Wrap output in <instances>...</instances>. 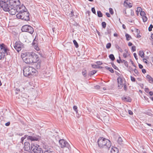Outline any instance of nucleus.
Wrapping results in <instances>:
<instances>
[{
  "label": "nucleus",
  "mask_w": 153,
  "mask_h": 153,
  "mask_svg": "<svg viewBox=\"0 0 153 153\" xmlns=\"http://www.w3.org/2000/svg\"><path fill=\"white\" fill-rule=\"evenodd\" d=\"M21 56L25 62L30 64L36 62L38 61V56L33 53L26 52L22 53Z\"/></svg>",
  "instance_id": "1"
},
{
  "label": "nucleus",
  "mask_w": 153,
  "mask_h": 153,
  "mask_svg": "<svg viewBox=\"0 0 153 153\" xmlns=\"http://www.w3.org/2000/svg\"><path fill=\"white\" fill-rule=\"evenodd\" d=\"M99 146L101 148L108 149L111 146V143L108 139L103 137H100L97 141Z\"/></svg>",
  "instance_id": "2"
},
{
  "label": "nucleus",
  "mask_w": 153,
  "mask_h": 153,
  "mask_svg": "<svg viewBox=\"0 0 153 153\" xmlns=\"http://www.w3.org/2000/svg\"><path fill=\"white\" fill-rule=\"evenodd\" d=\"M10 53L8 48L3 43L0 45V59H4L7 55H10Z\"/></svg>",
  "instance_id": "3"
},
{
  "label": "nucleus",
  "mask_w": 153,
  "mask_h": 153,
  "mask_svg": "<svg viewBox=\"0 0 153 153\" xmlns=\"http://www.w3.org/2000/svg\"><path fill=\"white\" fill-rule=\"evenodd\" d=\"M24 75L25 76H30L34 75L36 70L33 67L30 66L25 67L23 69Z\"/></svg>",
  "instance_id": "4"
},
{
  "label": "nucleus",
  "mask_w": 153,
  "mask_h": 153,
  "mask_svg": "<svg viewBox=\"0 0 153 153\" xmlns=\"http://www.w3.org/2000/svg\"><path fill=\"white\" fill-rule=\"evenodd\" d=\"M4 6V5H3ZM3 9L6 12L8 11L9 13L11 15H15L16 12L18 11V7H10L8 6L7 4L4 5Z\"/></svg>",
  "instance_id": "5"
},
{
  "label": "nucleus",
  "mask_w": 153,
  "mask_h": 153,
  "mask_svg": "<svg viewBox=\"0 0 153 153\" xmlns=\"http://www.w3.org/2000/svg\"><path fill=\"white\" fill-rule=\"evenodd\" d=\"M60 146L62 148H64L67 152L66 153L69 152L71 149L69 144L64 139L60 140H59Z\"/></svg>",
  "instance_id": "6"
},
{
  "label": "nucleus",
  "mask_w": 153,
  "mask_h": 153,
  "mask_svg": "<svg viewBox=\"0 0 153 153\" xmlns=\"http://www.w3.org/2000/svg\"><path fill=\"white\" fill-rule=\"evenodd\" d=\"M7 3L8 6L18 7L20 9L19 6L20 2L19 0H9Z\"/></svg>",
  "instance_id": "7"
},
{
  "label": "nucleus",
  "mask_w": 153,
  "mask_h": 153,
  "mask_svg": "<svg viewBox=\"0 0 153 153\" xmlns=\"http://www.w3.org/2000/svg\"><path fill=\"white\" fill-rule=\"evenodd\" d=\"M31 149L34 153H43V151L39 146H35L31 144Z\"/></svg>",
  "instance_id": "8"
},
{
  "label": "nucleus",
  "mask_w": 153,
  "mask_h": 153,
  "mask_svg": "<svg viewBox=\"0 0 153 153\" xmlns=\"http://www.w3.org/2000/svg\"><path fill=\"white\" fill-rule=\"evenodd\" d=\"M22 30L23 32H27L31 34L34 32L33 28L30 26L27 25L23 26Z\"/></svg>",
  "instance_id": "9"
},
{
  "label": "nucleus",
  "mask_w": 153,
  "mask_h": 153,
  "mask_svg": "<svg viewBox=\"0 0 153 153\" xmlns=\"http://www.w3.org/2000/svg\"><path fill=\"white\" fill-rule=\"evenodd\" d=\"M22 18L23 20L25 21L30 20L29 13L27 11L25 10H21Z\"/></svg>",
  "instance_id": "10"
},
{
  "label": "nucleus",
  "mask_w": 153,
  "mask_h": 153,
  "mask_svg": "<svg viewBox=\"0 0 153 153\" xmlns=\"http://www.w3.org/2000/svg\"><path fill=\"white\" fill-rule=\"evenodd\" d=\"M14 48L18 52L20 51L23 47V44L20 41L16 42L15 43Z\"/></svg>",
  "instance_id": "11"
},
{
  "label": "nucleus",
  "mask_w": 153,
  "mask_h": 153,
  "mask_svg": "<svg viewBox=\"0 0 153 153\" xmlns=\"http://www.w3.org/2000/svg\"><path fill=\"white\" fill-rule=\"evenodd\" d=\"M27 136V139L28 140H30L31 141H37L40 138V137L39 136Z\"/></svg>",
  "instance_id": "12"
},
{
  "label": "nucleus",
  "mask_w": 153,
  "mask_h": 153,
  "mask_svg": "<svg viewBox=\"0 0 153 153\" xmlns=\"http://www.w3.org/2000/svg\"><path fill=\"white\" fill-rule=\"evenodd\" d=\"M117 81L118 84V88L119 89H121L123 87V82L122 78L118 77L117 79Z\"/></svg>",
  "instance_id": "13"
},
{
  "label": "nucleus",
  "mask_w": 153,
  "mask_h": 153,
  "mask_svg": "<svg viewBox=\"0 0 153 153\" xmlns=\"http://www.w3.org/2000/svg\"><path fill=\"white\" fill-rule=\"evenodd\" d=\"M24 148L25 150L28 151L29 150H31V149L30 145L29 143L27 142H25L24 143Z\"/></svg>",
  "instance_id": "14"
},
{
  "label": "nucleus",
  "mask_w": 153,
  "mask_h": 153,
  "mask_svg": "<svg viewBox=\"0 0 153 153\" xmlns=\"http://www.w3.org/2000/svg\"><path fill=\"white\" fill-rule=\"evenodd\" d=\"M8 1V0H0V6L2 9L3 8L4 5L7 4V2Z\"/></svg>",
  "instance_id": "15"
},
{
  "label": "nucleus",
  "mask_w": 153,
  "mask_h": 153,
  "mask_svg": "<svg viewBox=\"0 0 153 153\" xmlns=\"http://www.w3.org/2000/svg\"><path fill=\"white\" fill-rule=\"evenodd\" d=\"M111 153H119L118 149L117 148L114 147L111 148Z\"/></svg>",
  "instance_id": "16"
},
{
  "label": "nucleus",
  "mask_w": 153,
  "mask_h": 153,
  "mask_svg": "<svg viewBox=\"0 0 153 153\" xmlns=\"http://www.w3.org/2000/svg\"><path fill=\"white\" fill-rule=\"evenodd\" d=\"M146 78L148 79L149 81V83H153V79L149 75H147L146 76Z\"/></svg>",
  "instance_id": "17"
},
{
  "label": "nucleus",
  "mask_w": 153,
  "mask_h": 153,
  "mask_svg": "<svg viewBox=\"0 0 153 153\" xmlns=\"http://www.w3.org/2000/svg\"><path fill=\"white\" fill-rule=\"evenodd\" d=\"M122 99L123 100L126 102H130L131 101V99L129 97H123L122 98Z\"/></svg>",
  "instance_id": "18"
},
{
  "label": "nucleus",
  "mask_w": 153,
  "mask_h": 153,
  "mask_svg": "<svg viewBox=\"0 0 153 153\" xmlns=\"http://www.w3.org/2000/svg\"><path fill=\"white\" fill-rule=\"evenodd\" d=\"M21 12V10L20 11L19 13L16 15V17L18 19H21L23 20V19L22 18V12Z\"/></svg>",
  "instance_id": "19"
},
{
  "label": "nucleus",
  "mask_w": 153,
  "mask_h": 153,
  "mask_svg": "<svg viewBox=\"0 0 153 153\" xmlns=\"http://www.w3.org/2000/svg\"><path fill=\"white\" fill-rule=\"evenodd\" d=\"M34 62L35 63V65H36V67L37 69H39L40 67L41 63L40 62Z\"/></svg>",
  "instance_id": "20"
},
{
  "label": "nucleus",
  "mask_w": 153,
  "mask_h": 153,
  "mask_svg": "<svg viewBox=\"0 0 153 153\" xmlns=\"http://www.w3.org/2000/svg\"><path fill=\"white\" fill-rule=\"evenodd\" d=\"M123 140L121 137H119L118 138L117 142L119 144L121 145L122 144Z\"/></svg>",
  "instance_id": "21"
},
{
  "label": "nucleus",
  "mask_w": 153,
  "mask_h": 153,
  "mask_svg": "<svg viewBox=\"0 0 153 153\" xmlns=\"http://www.w3.org/2000/svg\"><path fill=\"white\" fill-rule=\"evenodd\" d=\"M92 68H102V67H101L98 65H92Z\"/></svg>",
  "instance_id": "22"
},
{
  "label": "nucleus",
  "mask_w": 153,
  "mask_h": 153,
  "mask_svg": "<svg viewBox=\"0 0 153 153\" xmlns=\"http://www.w3.org/2000/svg\"><path fill=\"white\" fill-rule=\"evenodd\" d=\"M120 61H121V63H124V64L125 66L126 67H128V64L127 62H126V61H125V60H122L121 59H120Z\"/></svg>",
  "instance_id": "23"
},
{
  "label": "nucleus",
  "mask_w": 153,
  "mask_h": 153,
  "mask_svg": "<svg viewBox=\"0 0 153 153\" xmlns=\"http://www.w3.org/2000/svg\"><path fill=\"white\" fill-rule=\"evenodd\" d=\"M46 150H45L44 152V153H55L54 152L50 150H48V149H46Z\"/></svg>",
  "instance_id": "24"
},
{
  "label": "nucleus",
  "mask_w": 153,
  "mask_h": 153,
  "mask_svg": "<svg viewBox=\"0 0 153 153\" xmlns=\"http://www.w3.org/2000/svg\"><path fill=\"white\" fill-rule=\"evenodd\" d=\"M105 68L106 69L108 70L111 72L112 73H114V70L112 68H109L108 66H106Z\"/></svg>",
  "instance_id": "25"
},
{
  "label": "nucleus",
  "mask_w": 153,
  "mask_h": 153,
  "mask_svg": "<svg viewBox=\"0 0 153 153\" xmlns=\"http://www.w3.org/2000/svg\"><path fill=\"white\" fill-rule=\"evenodd\" d=\"M109 57L110 59L112 61H114L115 59V57L113 54H111L109 55Z\"/></svg>",
  "instance_id": "26"
},
{
  "label": "nucleus",
  "mask_w": 153,
  "mask_h": 153,
  "mask_svg": "<svg viewBox=\"0 0 153 153\" xmlns=\"http://www.w3.org/2000/svg\"><path fill=\"white\" fill-rule=\"evenodd\" d=\"M125 36L126 39V40L128 41L130 39L132 38L131 36L128 34H126Z\"/></svg>",
  "instance_id": "27"
},
{
  "label": "nucleus",
  "mask_w": 153,
  "mask_h": 153,
  "mask_svg": "<svg viewBox=\"0 0 153 153\" xmlns=\"http://www.w3.org/2000/svg\"><path fill=\"white\" fill-rule=\"evenodd\" d=\"M97 16L99 17H102V14L100 11H97Z\"/></svg>",
  "instance_id": "28"
},
{
  "label": "nucleus",
  "mask_w": 153,
  "mask_h": 153,
  "mask_svg": "<svg viewBox=\"0 0 153 153\" xmlns=\"http://www.w3.org/2000/svg\"><path fill=\"white\" fill-rule=\"evenodd\" d=\"M139 55L141 56V57L143 58L144 57V53L143 51H139Z\"/></svg>",
  "instance_id": "29"
},
{
  "label": "nucleus",
  "mask_w": 153,
  "mask_h": 153,
  "mask_svg": "<svg viewBox=\"0 0 153 153\" xmlns=\"http://www.w3.org/2000/svg\"><path fill=\"white\" fill-rule=\"evenodd\" d=\"M73 43H74L75 46V47L76 48H78L79 47V45H78V43H77V42H76V41L75 40H73Z\"/></svg>",
  "instance_id": "30"
},
{
  "label": "nucleus",
  "mask_w": 153,
  "mask_h": 153,
  "mask_svg": "<svg viewBox=\"0 0 153 153\" xmlns=\"http://www.w3.org/2000/svg\"><path fill=\"white\" fill-rule=\"evenodd\" d=\"M115 47L120 52H122L123 51L122 49L117 45H115Z\"/></svg>",
  "instance_id": "31"
},
{
  "label": "nucleus",
  "mask_w": 153,
  "mask_h": 153,
  "mask_svg": "<svg viewBox=\"0 0 153 153\" xmlns=\"http://www.w3.org/2000/svg\"><path fill=\"white\" fill-rule=\"evenodd\" d=\"M143 20V22H146L147 20V18L146 16H143L142 17Z\"/></svg>",
  "instance_id": "32"
},
{
  "label": "nucleus",
  "mask_w": 153,
  "mask_h": 153,
  "mask_svg": "<svg viewBox=\"0 0 153 153\" xmlns=\"http://www.w3.org/2000/svg\"><path fill=\"white\" fill-rule=\"evenodd\" d=\"M74 110L76 111V113H78L77 107L76 105H74L73 107Z\"/></svg>",
  "instance_id": "33"
},
{
  "label": "nucleus",
  "mask_w": 153,
  "mask_h": 153,
  "mask_svg": "<svg viewBox=\"0 0 153 153\" xmlns=\"http://www.w3.org/2000/svg\"><path fill=\"white\" fill-rule=\"evenodd\" d=\"M102 27L104 28H105V27H106V23L105 22H102Z\"/></svg>",
  "instance_id": "34"
},
{
  "label": "nucleus",
  "mask_w": 153,
  "mask_h": 153,
  "mask_svg": "<svg viewBox=\"0 0 153 153\" xmlns=\"http://www.w3.org/2000/svg\"><path fill=\"white\" fill-rule=\"evenodd\" d=\"M96 72L97 71H92L89 73V75H92L96 73Z\"/></svg>",
  "instance_id": "35"
},
{
  "label": "nucleus",
  "mask_w": 153,
  "mask_h": 153,
  "mask_svg": "<svg viewBox=\"0 0 153 153\" xmlns=\"http://www.w3.org/2000/svg\"><path fill=\"white\" fill-rule=\"evenodd\" d=\"M111 46V44L110 43H108L106 45V48L107 49L110 48Z\"/></svg>",
  "instance_id": "36"
},
{
  "label": "nucleus",
  "mask_w": 153,
  "mask_h": 153,
  "mask_svg": "<svg viewBox=\"0 0 153 153\" xmlns=\"http://www.w3.org/2000/svg\"><path fill=\"white\" fill-rule=\"evenodd\" d=\"M112 66L115 69L118 70V68L114 64V63H111Z\"/></svg>",
  "instance_id": "37"
},
{
  "label": "nucleus",
  "mask_w": 153,
  "mask_h": 153,
  "mask_svg": "<svg viewBox=\"0 0 153 153\" xmlns=\"http://www.w3.org/2000/svg\"><path fill=\"white\" fill-rule=\"evenodd\" d=\"M104 121H105V122H107L108 121H109V118L107 116H105L104 117Z\"/></svg>",
  "instance_id": "38"
},
{
  "label": "nucleus",
  "mask_w": 153,
  "mask_h": 153,
  "mask_svg": "<svg viewBox=\"0 0 153 153\" xmlns=\"http://www.w3.org/2000/svg\"><path fill=\"white\" fill-rule=\"evenodd\" d=\"M140 15L141 16H142L143 17L145 16L146 15L144 11H141L140 12Z\"/></svg>",
  "instance_id": "39"
},
{
  "label": "nucleus",
  "mask_w": 153,
  "mask_h": 153,
  "mask_svg": "<svg viewBox=\"0 0 153 153\" xmlns=\"http://www.w3.org/2000/svg\"><path fill=\"white\" fill-rule=\"evenodd\" d=\"M153 27V26L151 24L149 27L148 30L149 31H151L152 30V29Z\"/></svg>",
  "instance_id": "40"
},
{
  "label": "nucleus",
  "mask_w": 153,
  "mask_h": 153,
  "mask_svg": "<svg viewBox=\"0 0 153 153\" xmlns=\"http://www.w3.org/2000/svg\"><path fill=\"white\" fill-rule=\"evenodd\" d=\"M109 12L111 15H112L113 14L114 12L113 11V10L112 8H109Z\"/></svg>",
  "instance_id": "41"
},
{
  "label": "nucleus",
  "mask_w": 153,
  "mask_h": 153,
  "mask_svg": "<svg viewBox=\"0 0 153 153\" xmlns=\"http://www.w3.org/2000/svg\"><path fill=\"white\" fill-rule=\"evenodd\" d=\"M131 49L133 51H135L136 50V47L135 46H133L131 47Z\"/></svg>",
  "instance_id": "42"
},
{
  "label": "nucleus",
  "mask_w": 153,
  "mask_h": 153,
  "mask_svg": "<svg viewBox=\"0 0 153 153\" xmlns=\"http://www.w3.org/2000/svg\"><path fill=\"white\" fill-rule=\"evenodd\" d=\"M130 77L131 80L133 82H134L135 81V79L134 77H132V76H131Z\"/></svg>",
  "instance_id": "43"
},
{
  "label": "nucleus",
  "mask_w": 153,
  "mask_h": 153,
  "mask_svg": "<svg viewBox=\"0 0 153 153\" xmlns=\"http://www.w3.org/2000/svg\"><path fill=\"white\" fill-rule=\"evenodd\" d=\"M96 63L97 65H100L102 64V63L101 61H99L96 62Z\"/></svg>",
  "instance_id": "44"
},
{
  "label": "nucleus",
  "mask_w": 153,
  "mask_h": 153,
  "mask_svg": "<svg viewBox=\"0 0 153 153\" xmlns=\"http://www.w3.org/2000/svg\"><path fill=\"white\" fill-rule=\"evenodd\" d=\"M112 29H111L107 30L108 33V34H111V33Z\"/></svg>",
  "instance_id": "45"
},
{
  "label": "nucleus",
  "mask_w": 153,
  "mask_h": 153,
  "mask_svg": "<svg viewBox=\"0 0 153 153\" xmlns=\"http://www.w3.org/2000/svg\"><path fill=\"white\" fill-rule=\"evenodd\" d=\"M137 10L138 12H140L142 11V9L141 7H137Z\"/></svg>",
  "instance_id": "46"
},
{
  "label": "nucleus",
  "mask_w": 153,
  "mask_h": 153,
  "mask_svg": "<svg viewBox=\"0 0 153 153\" xmlns=\"http://www.w3.org/2000/svg\"><path fill=\"white\" fill-rule=\"evenodd\" d=\"M91 11L94 14H96V11L94 7H92L91 8Z\"/></svg>",
  "instance_id": "47"
},
{
  "label": "nucleus",
  "mask_w": 153,
  "mask_h": 153,
  "mask_svg": "<svg viewBox=\"0 0 153 153\" xmlns=\"http://www.w3.org/2000/svg\"><path fill=\"white\" fill-rule=\"evenodd\" d=\"M134 71L135 73L137 75H138L139 74L138 71L136 69H134Z\"/></svg>",
  "instance_id": "48"
},
{
  "label": "nucleus",
  "mask_w": 153,
  "mask_h": 153,
  "mask_svg": "<svg viewBox=\"0 0 153 153\" xmlns=\"http://www.w3.org/2000/svg\"><path fill=\"white\" fill-rule=\"evenodd\" d=\"M95 88L98 89L100 88V86L98 85H97L94 86Z\"/></svg>",
  "instance_id": "49"
},
{
  "label": "nucleus",
  "mask_w": 153,
  "mask_h": 153,
  "mask_svg": "<svg viewBox=\"0 0 153 153\" xmlns=\"http://www.w3.org/2000/svg\"><path fill=\"white\" fill-rule=\"evenodd\" d=\"M134 56L135 57V59H136V60H137L138 58L137 57V54H136V53H134Z\"/></svg>",
  "instance_id": "50"
},
{
  "label": "nucleus",
  "mask_w": 153,
  "mask_h": 153,
  "mask_svg": "<svg viewBox=\"0 0 153 153\" xmlns=\"http://www.w3.org/2000/svg\"><path fill=\"white\" fill-rule=\"evenodd\" d=\"M128 114L130 115H132L133 114L132 111L130 110L128 111Z\"/></svg>",
  "instance_id": "51"
},
{
  "label": "nucleus",
  "mask_w": 153,
  "mask_h": 153,
  "mask_svg": "<svg viewBox=\"0 0 153 153\" xmlns=\"http://www.w3.org/2000/svg\"><path fill=\"white\" fill-rule=\"evenodd\" d=\"M143 62H144L145 63L147 64L148 63L147 62V60L146 59L144 58L143 59Z\"/></svg>",
  "instance_id": "52"
},
{
  "label": "nucleus",
  "mask_w": 153,
  "mask_h": 153,
  "mask_svg": "<svg viewBox=\"0 0 153 153\" xmlns=\"http://www.w3.org/2000/svg\"><path fill=\"white\" fill-rule=\"evenodd\" d=\"M105 14L108 17H110L111 16L110 14L108 13H106Z\"/></svg>",
  "instance_id": "53"
},
{
  "label": "nucleus",
  "mask_w": 153,
  "mask_h": 153,
  "mask_svg": "<svg viewBox=\"0 0 153 153\" xmlns=\"http://www.w3.org/2000/svg\"><path fill=\"white\" fill-rule=\"evenodd\" d=\"M123 85H124L123 88H124V90L126 91L127 88L126 85V84H124Z\"/></svg>",
  "instance_id": "54"
},
{
  "label": "nucleus",
  "mask_w": 153,
  "mask_h": 153,
  "mask_svg": "<svg viewBox=\"0 0 153 153\" xmlns=\"http://www.w3.org/2000/svg\"><path fill=\"white\" fill-rule=\"evenodd\" d=\"M135 31H136V33L137 34H139L140 33V31L139 30L137 29H135Z\"/></svg>",
  "instance_id": "55"
},
{
  "label": "nucleus",
  "mask_w": 153,
  "mask_h": 153,
  "mask_svg": "<svg viewBox=\"0 0 153 153\" xmlns=\"http://www.w3.org/2000/svg\"><path fill=\"white\" fill-rule=\"evenodd\" d=\"M32 44H33V45H36V41L34 39V40H33V42Z\"/></svg>",
  "instance_id": "56"
},
{
  "label": "nucleus",
  "mask_w": 153,
  "mask_h": 153,
  "mask_svg": "<svg viewBox=\"0 0 153 153\" xmlns=\"http://www.w3.org/2000/svg\"><path fill=\"white\" fill-rule=\"evenodd\" d=\"M142 71L143 73L145 74L146 72V71L145 69H143L142 70Z\"/></svg>",
  "instance_id": "57"
},
{
  "label": "nucleus",
  "mask_w": 153,
  "mask_h": 153,
  "mask_svg": "<svg viewBox=\"0 0 153 153\" xmlns=\"http://www.w3.org/2000/svg\"><path fill=\"white\" fill-rule=\"evenodd\" d=\"M119 58L120 59V60L117 59V61L118 63H121V61H120V59H121L120 56L119 57Z\"/></svg>",
  "instance_id": "58"
},
{
  "label": "nucleus",
  "mask_w": 153,
  "mask_h": 153,
  "mask_svg": "<svg viewBox=\"0 0 153 153\" xmlns=\"http://www.w3.org/2000/svg\"><path fill=\"white\" fill-rule=\"evenodd\" d=\"M128 5V7L131 8L132 7V5L130 3H128L127 4Z\"/></svg>",
  "instance_id": "59"
},
{
  "label": "nucleus",
  "mask_w": 153,
  "mask_h": 153,
  "mask_svg": "<svg viewBox=\"0 0 153 153\" xmlns=\"http://www.w3.org/2000/svg\"><path fill=\"white\" fill-rule=\"evenodd\" d=\"M139 67L140 68L142 69L143 68V66L140 64H139Z\"/></svg>",
  "instance_id": "60"
},
{
  "label": "nucleus",
  "mask_w": 153,
  "mask_h": 153,
  "mask_svg": "<svg viewBox=\"0 0 153 153\" xmlns=\"http://www.w3.org/2000/svg\"><path fill=\"white\" fill-rule=\"evenodd\" d=\"M145 91L146 93H148L149 92V89L148 88L145 89Z\"/></svg>",
  "instance_id": "61"
},
{
  "label": "nucleus",
  "mask_w": 153,
  "mask_h": 153,
  "mask_svg": "<svg viewBox=\"0 0 153 153\" xmlns=\"http://www.w3.org/2000/svg\"><path fill=\"white\" fill-rule=\"evenodd\" d=\"M86 71H83L82 72V74L84 76H86Z\"/></svg>",
  "instance_id": "62"
},
{
  "label": "nucleus",
  "mask_w": 153,
  "mask_h": 153,
  "mask_svg": "<svg viewBox=\"0 0 153 153\" xmlns=\"http://www.w3.org/2000/svg\"><path fill=\"white\" fill-rule=\"evenodd\" d=\"M10 125V122H8L7 123H5V126H9Z\"/></svg>",
  "instance_id": "63"
},
{
  "label": "nucleus",
  "mask_w": 153,
  "mask_h": 153,
  "mask_svg": "<svg viewBox=\"0 0 153 153\" xmlns=\"http://www.w3.org/2000/svg\"><path fill=\"white\" fill-rule=\"evenodd\" d=\"M149 94L151 96H152L153 95V92L152 91L149 92Z\"/></svg>",
  "instance_id": "64"
}]
</instances>
